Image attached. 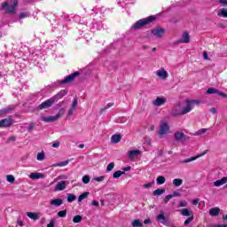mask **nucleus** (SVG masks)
I'll list each match as a JSON object with an SVG mask.
<instances>
[{
	"label": "nucleus",
	"instance_id": "774afa93",
	"mask_svg": "<svg viewBox=\"0 0 227 227\" xmlns=\"http://www.w3.org/2000/svg\"><path fill=\"white\" fill-rule=\"evenodd\" d=\"M215 227H227L226 224H218V225H215Z\"/></svg>",
	"mask_w": 227,
	"mask_h": 227
},
{
	"label": "nucleus",
	"instance_id": "2f4dec72",
	"mask_svg": "<svg viewBox=\"0 0 227 227\" xmlns=\"http://www.w3.org/2000/svg\"><path fill=\"white\" fill-rule=\"evenodd\" d=\"M75 200H77V197L75 195H74V193H68L67 194L68 203H72V202L75 201Z\"/></svg>",
	"mask_w": 227,
	"mask_h": 227
},
{
	"label": "nucleus",
	"instance_id": "0eeeda50",
	"mask_svg": "<svg viewBox=\"0 0 227 227\" xmlns=\"http://www.w3.org/2000/svg\"><path fill=\"white\" fill-rule=\"evenodd\" d=\"M12 124L13 119L12 118V116H9L0 121V129L12 127Z\"/></svg>",
	"mask_w": 227,
	"mask_h": 227
},
{
	"label": "nucleus",
	"instance_id": "bb28decb",
	"mask_svg": "<svg viewBox=\"0 0 227 227\" xmlns=\"http://www.w3.org/2000/svg\"><path fill=\"white\" fill-rule=\"evenodd\" d=\"M156 184L158 185H162L166 184V177H164V176H159L156 179Z\"/></svg>",
	"mask_w": 227,
	"mask_h": 227
},
{
	"label": "nucleus",
	"instance_id": "72a5a7b5",
	"mask_svg": "<svg viewBox=\"0 0 227 227\" xmlns=\"http://www.w3.org/2000/svg\"><path fill=\"white\" fill-rule=\"evenodd\" d=\"M10 111H13V108L7 107V108H4V109L0 110V116H3L4 114H8V113H10Z\"/></svg>",
	"mask_w": 227,
	"mask_h": 227
},
{
	"label": "nucleus",
	"instance_id": "c9c22d12",
	"mask_svg": "<svg viewBox=\"0 0 227 227\" xmlns=\"http://www.w3.org/2000/svg\"><path fill=\"white\" fill-rule=\"evenodd\" d=\"M121 175H125V171L117 170L114 173L113 178H120V176H121Z\"/></svg>",
	"mask_w": 227,
	"mask_h": 227
},
{
	"label": "nucleus",
	"instance_id": "412c9836",
	"mask_svg": "<svg viewBox=\"0 0 227 227\" xmlns=\"http://www.w3.org/2000/svg\"><path fill=\"white\" fill-rule=\"evenodd\" d=\"M219 212H221V208L213 207L209 210V215H212V217H217V215H219Z\"/></svg>",
	"mask_w": 227,
	"mask_h": 227
},
{
	"label": "nucleus",
	"instance_id": "f257e3e1",
	"mask_svg": "<svg viewBox=\"0 0 227 227\" xmlns=\"http://www.w3.org/2000/svg\"><path fill=\"white\" fill-rule=\"evenodd\" d=\"M200 104H201L200 100H196V99L187 100L186 106L183 108L182 106H180V105L176 106L172 109V114L173 116H184V114H187L191 113L194 106H200Z\"/></svg>",
	"mask_w": 227,
	"mask_h": 227
},
{
	"label": "nucleus",
	"instance_id": "9d476101",
	"mask_svg": "<svg viewBox=\"0 0 227 227\" xmlns=\"http://www.w3.org/2000/svg\"><path fill=\"white\" fill-rule=\"evenodd\" d=\"M55 102L52 98L47 99L46 101L43 102L41 105L38 106V109H49V107H52L54 106Z\"/></svg>",
	"mask_w": 227,
	"mask_h": 227
},
{
	"label": "nucleus",
	"instance_id": "58836bf2",
	"mask_svg": "<svg viewBox=\"0 0 227 227\" xmlns=\"http://www.w3.org/2000/svg\"><path fill=\"white\" fill-rule=\"evenodd\" d=\"M207 130L208 129H200L195 133V136H203V134H207Z\"/></svg>",
	"mask_w": 227,
	"mask_h": 227
},
{
	"label": "nucleus",
	"instance_id": "0e129e2a",
	"mask_svg": "<svg viewBox=\"0 0 227 227\" xmlns=\"http://www.w3.org/2000/svg\"><path fill=\"white\" fill-rule=\"evenodd\" d=\"M209 111L212 114H215L217 113V109H215V107H212Z\"/></svg>",
	"mask_w": 227,
	"mask_h": 227
},
{
	"label": "nucleus",
	"instance_id": "a878e982",
	"mask_svg": "<svg viewBox=\"0 0 227 227\" xmlns=\"http://www.w3.org/2000/svg\"><path fill=\"white\" fill-rule=\"evenodd\" d=\"M139 153H141V151L132 150L129 152V159H134V157H137V155H139Z\"/></svg>",
	"mask_w": 227,
	"mask_h": 227
},
{
	"label": "nucleus",
	"instance_id": "13d9d810",
	"mask_svg": "<svg viewBox=\"0 0 227 227\" xmlns=\"http://www.w3.org/2000/svg\"><path fill=\"white\" fill-rule=\"evenodd\" d=\"M26 17H27V12H21V13L20 14V19H26Z\"/></svg>",
	"mask_w": 227,
	"mask_h": 227
},
{
	"label": "nucleus",
	"instance_id": "2eb2a0df",
	"mask_svg": "<svg viewBox=\"0 0 227 227\" xmlns=\"http://www.w3.org/2000/svg\"><path fill=\"white\" fill-rule=\"evenodd\" d=\"M67 189V181H60L55 186V191H65Z\"/></svg>",
	"mask_w": 227,
	"mask_h": 227
},
{
	"label": "nucleus",
	"instance_id": "b1692460",
	"mask_svg": "<svg viewBox=\"0 0 227 227\" xmlns=\"http://www.w3.org/2000/svg\"><path fill=\"white\" fill-rule=\"evenodd\" d=\"M111 141L112 143H114V144L120 143V141H121V135L114 134V136H112Z\"/></svg>",
	"mask_w": 227,
	"mask_h": 227
},
{
	"label": "nucleus",
	"instance_id": "69168bd1",
	"mask_svg": "<svg viewBox=\"0 0 227 227\" xmlns=\"http://www.w3.org/2000/svg\"><path fill=\"white\" fill-rule=\"evenodd\" d=\"M92 206H93V207H99L98 201L93 200V201H92Z\"/></svg>",
	"mask_w": 227,
	"mask_h": 227
},
{
	"label": "nucleus",
	"instance_id": "8fccbe9b",
	"mask_svg": "<svg viewBox=\"0 0 227 227\" xmlns=\"http://www.w3.org/2000/svg\"><path fill=\"white\" fill-rule=\"evenodd\" d=\"M75 107H77V98H74V99L71 105L72 109H75Z\"/></svg>",
	"mask_w": 227,
	"mask_h": 227
},
{
	"label": "nucleus",
	"instance_id": "473e14b6",
	"mask_svg": "<svg viewBox=\"0 0 227 227\" xmlns=\"http://www.w3.org/2000/svg\"><path fill=\"white\" fill-rule=\"evenodd\" d=\"M131 226H133V227H143V223H141V220L136 219L132 222Z\"/></svg>",
	"mask_w": 227,
	"mask_h": 227
},
{
	"label": "nucleus",
	"instance_id": "37998d69",
	"mask_svg": "<svg viewBox=\"0 0 227 227\" xmlns=\"http://www.w3.org/2000/svg\"><path fill=\"white\" fill-rule=\"evenodd\" d=\"M112 169H114V162H111L106 167V173H110Z\"/></svg>",
	"mask_w": 227,
	"mask_h": 227
},
{
	"label": "nucleus",
	"instance_id": "de8ad7c7",
	"mask_svg": "<svg viewBox=\"0 0 227 227\" xmlns=\"http://www.w3.org/2000/svg\"><path fill=\"white\" fill-rule=\"evenodd\" d=\"M170 196H172V198H178V197L182 196V194L179 192L175 191V192H173L172 194H170Z\"/></svg>",
	"mask_w": 227,
	"mask_h": 227
},
{
	"label": "nucleus",
	"instance_id": "f8f14e48",
	"mask_svg": "<svg viewBox=\"0 0 227 227\" xmlns=\"http://www.w3.org/2000/svg\"><path fill=\"white\" fill-rule=\"evenodd\" d=\"M207 95H219L220 97H223V98H226L227 95L223 92H221L219 90H216L215 88H209L207 90Z\"/></svg>",
	"mask_w": 227,
	"mask_h": 227
},
{
	"label": "nucleus",
	"instance_id": "09e8293b",
	"mask_svg": "<svg viewBox=\"0 0 227 227\" xmlns=\"http://www.w3.org/2000/svg\"><path fill=\"white\" fill-rule=\"evenodd\" d=\"M63 114H65V110L64 108H61L59 113L56 114V116H58V119L59 120V117L63 116Z\"/></svg>",
	"mask_w": 227,
	"mask_h": 227
},
{
	"label": "nucleus",
	"instance_id": "dca6fc26",
	"mask_svg": "<svg viewBox=\"0 0 227 227\" xmlns=\"http://www.w3.org/2000/svg\"><path fill=\"white\" fill-rule=\"evenodd\" d=\"M207 154V151H205L204 153H202L201 154H199L195 157H192V158H189V159H186L184 160H183V164H187L189 162H192L193 160H196V159H200V157H203V155H206Z\"/></svg>",
	"mask_w": 227,
	"mask_h": 227
},
{
	"label": "nucleus",
	"instance_id": "7c9ffc66",
	"mask_svg": "<svg viewBox=\"0 0 227 227\" xmlns=\"http://www.w3.org/2000/svg\"><path fill=\"white\" fill-rule=\"evenodd\" d=\"M88 196H90V192H83L82 194H81V195L78 197V201H79V203H81V201H82V200H86V198H88Z\"/></svg>",
	"mask_w": 227,
	"mask_h": 227
},
{
	"label": "nucleus",
	"instance_id": "cd10ccee",
	"mask_svg": "<svg viewBox=\"0 0 227 227\" xmlns=\"http://www.w3.org/2000/svg\"><path fill=\"white\" fill-rule=\"evenodd\" d=\"M181 215H183L184 217H191V209L189 208H184L181 210Z\"/></svg>",
	"mask_w": 227,
	"mask_h": 227
},
{
	"label": "nucleus",
	"instance_id": "a18cd8bd",
	"mask_svg": "<svg viewBox=\"0 0 227 227\" xmlns=\"http://www.w3.org/2000/svg\"><path fill=\"white\" fill-rule=\"evenodd\" d=\"M59 217H67V210H62L58 212Z\"/></svg>",
	"mask_w": 227,
	"mask_h": 227
},
{
	"label": "nucleus",
	"instance_id": "4d7b16f0",
	"mask_svg": "<svg viewBox=\"0 0 227 227\" xmlns=\"http://www.w3.org/2000/svg\"><path fill=\"white\" fill-rule=\"evenodd\" d=\"M59 145H60V143H59V141H56L55 143H53L52 144V148H59Z\"/></svg>",
	"mask_w": 227,
	"mask_h": 227
},
{
	"label": "nucleus",
	"instance_id": "bf43d9fd",
	"mask_svg": "<svg viewBox=\"0 0 227 227\" xmlns=\"http://www.w3.org/2000/svg\"><path fill=\"white\" fill-rule=\"evenodd\" d=\"M152 185H153V183H148V184H145L144 185V187H145V189H150V187H152Z\"/></svg>",
	"mask_w": 227,
	"mask_h": 227
},
{
	"label": "nucleus",
	"instance_id": "20e7f679",
	"mask_svg": "<svg viewBox=\"0 0 227 227\" xmlns=\"http://www.w3.org/2000/svg\"><path fill=\"white\" fill-rule=\"evenodd\" d=\"M79 75H81V73L79 72H74L71 74H69L68 76H66L63 80L59 81V84H68L72 82H74V79H75V77H79Z\"/></svg>",
	"mask_w": 227,
	"mask_h": 227
},
{
	"label": "nucleus",
	"instance_id": "f704fd0d",
	"mask_svg": "<svg viewBox=\"0 0 227 227\" xmlns=\"http://www.w3.org/2000/svg\"><path fill=\"white\" fill-rule=\"evenodd\" d=\"M65 166H68V160L61 161V162H59V163H55V164H53V167H54V168H58V167L63 168V167H65Z\"/></svg>",
	"mask_w": 227,
	"mask_h": 227
},
{
	"label": "nucleus",
	"instance_id": "aec40b11",
	"mask_svg": "<svg viewBox=\"0 0 227 227\" xmlns=\"http://www.w3.org/2000/svg\"><path fill=\"white\" fill-rule=\"evenodd\" d=\"M156 75H157L158 77H160V79H167V77H168V71L165 70V69L159 70V71L156 73Z\"/></svg>",
	"mask_w": 227,
	"mask_h": 227
},
{
	"label": "nucleus",
	"instance_id": "a19ab883",
	"mask_svg": "<svg viewBox=\"0 0 227 227\" xmlns=\"http://www.w3.org/2000/svg\"><path fill=\"white\" fill-rule=\"evenodd\" d=\"M6 180L10 184H13V182H15V176H13L12 175H7L6 176Z\"/></svg>",
	"mask_w": 227,
	"mask_h": 227
},
{
	"label": "nucleus",
	"instance_id": "3c124183",
	"mask_svg": "<svg viewBox=\"0 0 227 227\" xmlns=\"http://www.w3.org/2000/svg\"><path fill=\"white\" fill-rule=\"evenodd\" d=\"M96 182H104L106 180V176H101L95 178Z\"/></svg>",
	"mask_w": 227,
	"mask_h": 227
},
{
	"label": "nucleus",
	"instance_id": "052dcab7",
	"mask_svg": "<svg viewBox=\"0 0 227 227\" xmlns=\"http://www.w3.org/2000/svg\"><path fill=\"white\" fill-rule=\"evenodd\" d=\"M179 207H187V201L183 200L180 202Z\"/></svg>",
	"mask_w": 227,
	"mask_h": 227
},
{
	"label": "nucleus",
	"instance_id": "e433bc0d",
	"mask_svg": "<svg viewBox=\"0 0 227 227\" xmlns=\"http://www.w3.org/2000/svg\"><path fill=\"white\" fill-rule=\"evenodd\" d=\"M37 160H45V153L41 152L37 153V157H36Z\"/></svg>",
	"mask_w": 227,
	"mask_h": 227
},
{
	"label": "nucleus",
	"instance_id": "c756f323",
	"mask_svg": "<svg viewBox=\"0 0 227 227\" xmlns=\"http://www.w3.org/2000/svg\"><path fill=\"white\" fill-rule=\"evenodd\" d=\"M182 184H184V180H182L180 178H176L173 180V185H175V187H180V185H182Z\"/></svg>",
	"mask_w": 227,
	"mask_h": 227
},
{
	"label": "nucleus",
	"instance_id": "c85d7f7f",
	"mask_svg": "<svg viewBox=\"0 0 227 227\" xmlns=\"http://www.w3.org/2000/svg\"><path fill=\"white\" fill-rule=\"evenodd\" d=\"M166 192V189H157L153 192V196H160L161 194H164Z\"/></svg>",
	"mask_w": 227,
	"mask_h": 227
},
{
	"label": "nucleus",
	"instance_id": "5701e85b",
	"mask_svg": "<svg viewBox=\"0 0 227 227\" xmlns=\"http://www.w3.org/2000/svg\"><path fill=\"white\" fill-rule=\"evenodd\" d=\"M50 204L53 205V207H61V205H63V200L61 199L51 200L50 201Z\"/></svg>",
	"mask_w": 227,
	"mask_h": 227
},
{
	"label": "nucleus",
	"instance_id": "1a4fd4ad",
	"mask_svg": "<svg viewBox=\"0 0 227 227\" xmlns=\"http://www.w3.org/2000/svg\"><path fill=\"white\" fill-rule=\"evenodd\" d=\"M165 32L166 30H164V28L160 27L152 29V35H153V36H155L156 38H162L164 36Z\"/></svg>",
	"mask_w": 227,
	"mask_h": 227
},
{
	"label": "nucleus",
	"instance_id": "f3484780",
	"mask_svg": "<svg viewBox=\"0 0 227 227\" xmlns=\"http://www.w3.org/2000/svg\"><path fill=\"white\" fill-rule=\"evenodd\" d=\"M27 215L33 221H38L40 219V213L27 212Z\"/></svg>",
	"mask_w": 227,
	"mask_h": 227
},
{
	"label": "nucleus",
	"instance_id": "680f3d73",
	"mask_svg": "<svg viewBox=\"0 0 227 227\" xmlns=\"http://www.w3.org/2000/svg\"><path fill=\"white\" fill-rule=\"evenodd\" d=\"M144 224H152V220H151L150 218L145 219V220L144 221Z\"/></svg>",
	"mask_w": 227,
	"mask_h": 227
},
{
	"label": "nucleus",
	"instance_id": "49530a36",
	"mask_svg": "<svg viewBox=\"0 0 227 227\" xmlns=\"http://www.w3.org/2000/svg\"><path fill=\"white\" fill-rule=\"evenodd\" d=\"M82 180L83 184H90V176H83Z\"/></svg>",
	"mask_w": 227,
	"mask_h": 227
},
{
	"label": "nucleus",
	"instance_id": "39448f33",
	"mask_svg": "<svg viewBox=\"0 0 227 227\" xmlns=\"http://www.w3.org/2000/svg\"><path fill=\"white\" fill-rule=\"evenodd\" d=\"M169 133V124L168 122H163L160 125V129L158 130V135L160 139H162V136H166V134Z\"/></svg>",
	"mask_w": 227,
	"mask_h": 227
},
{
	"label": "nucleus",
	"instance_id": "6e6d98bb",
	"mask_svg": "<svg viewBox=\"0 0 227 227\" xmlns=\"http://www.w3.org/2000/svg\"><path fill=\"white\" fill-rule=\"evenodd\" d=\"M218 3L222 4V6H227V0H218Z\"/></svg>",
	"mask_w": 227,
	"mask_h": 227
},
{
	"label": "nucleus",
	"instance_id": "423d86ee",
	"mask_svg": "<svg viewBox=\"0 0 227 227\" xmlns=\"http://www.w3.org/2000/svg\"><path fill=\"white\" fill-rule=\"evenodd\" d=\"M157 223H160L163 226H169V219L166 217V215L163 211H160V214L156 216Z\"/></svg>",
	"mask_w": 227,
	"mask_h": 227
},
{
	"label": "nucleus",
	"instance_id": "4c0bfd02",
	"mask_svg": "<svg viewBox=\"0 0 227 227\" xmlns=\"http://www.w3.org/2000/svg\"><path fill=\"white\" fill-rule=\"evenodd\" d=\"M81 221H82V216H81L80 215H76L73 218V223H81Z\"/></svg>",
	"mask_w": 227,
	"mask_h": 227
},
{
	"label": "nucleus",
	"instance_id": "7ed1b4c3",
	"mask_svg": "<svg viewBox=\"0 0 227 227\" xmlns=\"http://www.w3.org/2000/svg\"><path fill=\"white\" fill-rule=\"evenodd\" d=\"M17 4H19L17 0H13L12 4L5 2L2 4V10H4L5 13L13 14L17 12Z\"/></svg>",
	"mask_w": 227,
	"mask_h": 227
},
{
	"label": "nucleus",
	"instance_id": "6e6552de",
	"mask_svg": "<svg viewBox=\"0 0 227 227\" xmlns=\"http://www.w3.org/2000/svg\"><path fill=\"white\" fill-rule=\"evenodd\" d=\"M174 137L175 140L177 141V143H179L180 141H187V139H189V137L185 136V134L184 133V131H176L174 133Z\"/></svg>",
	"mask_w": 227,
	"mask_h": 227
},
{
	"label": "nucleus",
	"instance_id": "79ce46f5",
	"mask_svg": "<svg viewBox=\"0 0 227 227\" xmlns=\"http://www.w3.org/2000/svg\"><path fill=\"white\" fill-rule=\"evenodd\" d=\"M110 107H113V103H108L106 106L100 109L99 113L103 114L104 111H107V109H109Z\"/></svg>",
	"mask_w": 227,
	"mask_h": 227
},
{
	"label": "nucleus",
	"instance_id": "6ab92c4d",
	"mask_svg": "<svg viewBox=\"0 0 227 227\" xmlns=\"http://www.w3.org/2000/svg\"><path fill=\"white\" fill-rule=\"evenodd\" d=\"M191 42V36L189 35V33L184 32L183 33V40H181L180 43H189Z\"/></svg>",
	"mask_w": 227,
	"mask_h": 227
},
{
	"label": "nucleus",
	"instance_id": "c03bdc74",
	"mask_svg": "<svg viewBox=\"0 0 227 227\" xmlns=\"http://www.w3.org/2000/svg\"><path fill=\"white\" fill-rule=\"evenodd\" d=\"M35 127H36V123L35 122L30 123L27 127V132H33V130L35 129Z\"/></svg>",
	"mask_w": 227,
	"mask_h": 227
},
{
	"label": "nucleus",
	"instance_id": "9b49d317",
	"mask_svg": "<svg viewBox=\"0 0 227 227\" xmlns=\"http://www.w3.org/2000/svg\"><path fill=\"white\" fill-rule=\"evenodd\" d=\"M166 102H167L166 98L158 97L156 98V99L153 101V106H154V107H160L161 106H164Z\"/></svg>",
	"mask_w": 227,
	"mask_h": 227
},
{
	"label": "nucleus",
	"instance_id": "ea45409f",
	"mask_svg": "<svg viewBox=\"0 0 227 227\" xmlns=\"http://www.w3.org/2000/svg\"><path fill=\"white\" fill-rule=\"evenodd\" d=\"M192 221H194V215L190 216L189 218H187L184 221V226H189V224H191V223H192Z\"/></svg>",
	"mask_w": 227,
	"mask_h": 227
},
{
	"label": "nucleus",
	"instance_id": "338daca9",
	"mask_svg": "<svg viewBox=\"0 0 227 227\" xmlns=\"http://www.w3.org/2000/svg\"><path fill=\"white\" fill-rule=\"evenodd\" d=\"M131 168L129 166L126 167V168H122V171L127 172V171H130Z\"/></svg>",
	"mask_w": 227,
	"mask_h": 227
},
{
	"label": "nucleus",
	"instance_id": "393cba45",
	"mask_svg": "<svg viewBox=\"0 0 227 227\" xmlns=\"http://www.w3.org/2000/svg\"><path fill=\"white\" fill-rule=\"evenodd\" d=\"M218 17H223L224 19H227V9L222 8L217 12Z\"/></svg>",
	"mask_w": 227,
	"mask_h": 227
},
{
	"label": "nucleus",
	"instance_id": "5fc2aeb1",
	"mask_svg": "<svg viewBox=\"0 0 227 227\" xmlns=\"http://www.w3.org/2000/svg\"><path fill=\"white\" fill-rule=\"evenodd\" d=\"M173 196H171V194L167 195L164 199V203H169V200H171Z\"/></svg>",
	"mask_w": 227,
	"mask_h": 227
},
{
	"label": "nucleus",
	"instance_id": "4be33fe9",
	"mask_svg": "<svg viewBox=\"0 0 227 227\" xmlns=\"http://www.w3.org/2000/svg\"><path fill=\"white\" fill-rule=\"evenodd\" d=\"M224 184H227V177H223L220 180H216L214 183L215 187H221V185H224Z\"/></svg>",
	"mask_w": 227,
	"mask_h": 227
},
{
	"label": "nucleus",
	"instance_id": "864d4df0",
	"mask_svg": "<svg viewBox=\"0 0 227 227\" xmlns=\"http://www.w3.org/2000/svg\"><path fill=\"white\" fill-rule=\"evenodd\" d=\"M54 224H56V220L51 219L50 223L47 224V227H54Z\"/></svg>",
	"mask_w": 227,
	"mask_h": 227
},
{
	"label": "nucleus",
	"instance_id": "a211bd4d",
	"mask_svg": "<svg viewBox=\"0 0 227 227\" xmlns=\"http://www.w3.org/2000/svg\"><path fill=\"white\" fill-rule=\"evenodd\" d=\"M30 178L32 180H40V178H45V175H43L42 173H31Z\"/></svg>",
	"mask_w": 227,
	"mask_h": 227
},
{
	"label": "nucleus",
	"instance_id": "603ef678",
	"mask_svg": "<svg viewBox=\"0 0 227 227\" xmlns=\"http://www.w3.org/2000/svg\"><path fill=\"white\" fill-rule=\"evenodd\" d=\"M17 224L19 226H24V222H22V218L20 216H19L17 219Z\"/></svg>",
	"mask_w": 227,
	"mask_h": 227
},
{
	"label": "nucleus",
	"instance_id": "ddd939ff",
	"mask_svg": "<svg viewBox=\"0 0 227 227\" xmlns=\"http://www.w3.org/2000/svg\"><path fill=\"white\" fill-rule=\"evenodd\" d=\"M67 93H68V91H67L65 90H61L51 98L56 103V102H58V100H61V98H63V97H65Z\"/></svg>",
	"mask_w": 227,
	"mask_h": 227
},
{
	"label": "nucleus",
	"instance_id": "e2e57ef3",
	"mask_svg": "<svg viewBox=\"0 0 227 227\" xmlns=\"http://www.w3.org/2000/svg\"><path fill=\"white\" fill-rule=\"evenodd\" d=\"M74 108H70L68 113H67V116H72V114H74Z\"/></svg>",
	"mask_w": 227,
	"mask_h": 227
},
{
	"label": "nucleus",
	"instance_id": "4468645a",
	"mask_svg": "<svg viewBox=\"0 0 227 227\" xmlns=\"http://www.w3.org/2000/svg\"><path fill=\"white\" fill-rule=\"evenodd\" d=\"M41 120L43 121H44L45 123H52L54 121H56V120H59L58 119V116L57 115H53V116H48V117H42Z\"/></svg>",
	"mask_w": 227,
	"mask_h": 227
},
{
	"label": "nucleus",
	"instance_id": "f03ea898",
	"mask_svg": "<svg viewBox=\"0 0 227 227\" xmlns=\"http://www.w3.org/2000/svg\"><path fill=\"white\" fill-rule=\"evenodd\" d=\"M155 16H150L145 19H141L139 20H137L132 27L131 29H141V27L148 25V24H152V22H153V20H155Z\"/></svg>",
	"mask_w": 227,
	"mask_h": 227
}]
</instances>
